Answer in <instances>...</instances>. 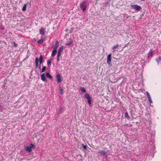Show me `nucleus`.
<instances>
[{
    "label": "nucleus",
    "instance_id": "1",
    "mask_svg": "<svg viewBox=\"0 0 161 161\" xmlns=\"http://www.w3.org/2000/svg\"><path fill=\"white\" fill-rule=\"evenodd\" d=\"M87 7L86 2L85 1L82 2L80 4V8L83 11L86 10Z\"/></svg>",
    "mask_w": 161,
    "mask_h": 161
},
{
    "label": "nucleus",
    "instance_id": "2",
    "mask_svg": "<svg viewBox=\"0 0 161 161\" xmlns=\"http://www.w3.org/2000/svg\"><path fill=\"white\" fill-rule=\"evenodd\" d=\"M34 145L31 143L30 145L26 146L25 148V150L29 152H31L32 151V148H34Z\"/></svg>",
    "mask_w": 161,
    "mask_h": 161
},
{
    "label": "nucleus",
    "instance_id": "3",
    "mask_svg": "<svg viewBox=\"0 0 161 161\" xmlns=\"http://www.w3.org/2000/svg\"><path fill=\"white\" fill-rule=\"evenodd\" d=\"M130 7L132 9L137 11H140L142 8L141 6L137 5H131Z\"/></svg>",
    "mask_w": 161,
    "mask_h": 161
},
{
    "label": "nucleus",
    "instance_id": "4",
    "mask_svg": "<svg viewBox=\"0 0 161 161\" xmlns=\"http://www.w3.org/2000/svg\"><path fill=\"white\" fill-rule=\"evenodd\" d=\"M155 51L153 49H150V51L148 53V57L149 58H152L153 57V53H154Z\"/></svg>",
    "mask_w": 161,
    "mask_h": 161
},
{
    "label": "nucleus",
    "instance_id": "5",
    "mask_svg": "<svg viewBox=\"0 0 161 161\" xmlns=\"http://www.w3.org/2000/svg\"><path fill=\"white\" fill-rule=\"evenodd\" d=\"M112 55L110 54H109L107 57V62L108 64H110L111 61Z\"/></svg>",
    "mask_w": 161,
    "mask_h": 161
},
{
    "label": "nucleus",
    "instance_id": "6",
    "mask_svg": "<svg viewBox=\"0 0 161 161\" xmlns=\"http://www.w3.org/2000/svg\"><path fill=\"white\" fill-rule=\"evenodd\" d=\"M38 61H39V58L38 57H36L35 59V64L36 65V67H38L39 69H41V65H38Z\"/></svg>",
    "mask_w": 161,
    "mask_h": 161
},
{
    "label": "nucleus",
    "instance_id": "7",
    "mask_svg": "<svg viewBox=\"0 0 161 161\" xmlns=\"http://www.w3.org/2000/svg\"><path fill=\"white\" fill-rule=\"evenodd\" d=\"M108 150L107 151H105L104 150H102L99 152V153L103 156H106L107 155V153Z\"/></svg>",
    "mask_w": 161,
    "mask_h": 161
},
{
    "label": "nucleus",
    "instance_id": "8",
    "mask_svg": "<svg viewBox=\"0 0 161 161\" xmlns=\"http://www.w3.org/2000/svg\"><path fill=\"white\" fill-rule=\"evenodd\" d=\"M61 75L60 74H58L56 75L57 80L58 82H60L61 81Z\"/></svg>",
    "mask_w": 161,
    "mask_h": 161
},
{
    "label": "nucleus",
    "instance_id": "9",
    "mask_svg": "<svg viewBox=\"0 0 161 161\" xmlns=\"http://www.w3.org/2000/svg\"><path fill=\"white\" fill-rule=\"evenodd\" d=\"M41 80L43 81H47V80L46 79V77H45V75L44 73H43L41 75Z\"/></svg>",
    "mask_w": 161,
    "mask_h": 161
},
{
    "label": "nucleus",
    "instance_id": "10",
    "mask_svg": "<svg viewBox=\"0 0 161 161\" xmlns=\"http://www.w3.org/2000/svg\"><path fill=\"white\" fill-rule=\"evenodd\" d=\"M58 46L59 42L58 41H56L53 48L54 49L57 50V49L58 47Z\"/></svg>",
    "mask_w": 161,
    "mask_h": 161
},
{
    "label": "nucleus",
    "instance_id": "11",
    "mask_svg": "<svg viewBox=\"0 0 161 161\" xmlns=\"http://www.w3.org/2000/svg\"><path fill=\"white\" fill-rule=\"evenodd\" d=\"M40 34L42 35H44L45 32V29L43 28H41L39 30Z\"/></svg>",
    "mask_w": 161,
    "mask_h": 161
},
{
    "label": "nucleus",
    "instance_id": "12",
    "mask_svg": "<svg viewBox=\"0 0 161 161\" xmlns=\"http://www.w3.org/2000/svg\"><path fill=\"white\" fill-rule=\"evenodd\" d=\"M119 46V45L117 44L113 46L112 48V49L113 50V51H115V49L118 48Z\"/></svg>",
    "mask_w": 161,
    "mask_h": 161
},
{
    "label": "nucleus",
    "instance_id": "13",
    "mask_svg": "<svg viewBox=\"0 0 161 161\" xmlns=\"http://www.w3.org/2000/svg\"><path fill=\"white\" fill-rule=\"evenodd\" d=\"M46 75L47 78H49L50 79H52L53 78L52 76L49 73H46Z\"/></svg>",
    "mask_w": 161,
    "mask_h": 161
},
{
    "label": "nucleus",
    "instance_id": "14",
    "mask_svg": "<svg viewBox=\"0 0 161 161\" xmlns=\"http://www.w3.org/2000/svg\"><path fill=\"white\" fill-rule=\"evenodd\" d=\"M39 60L40 64H41L43 62L42 57V55H41L39 57Z\"/></svg>",
    "mask_w": 161,
    "mask_h": 161
},
{
    "label": "nucleus",
    "instance_id": "15",
    "mask_svg": "<svg viewBox=\"0 0 161 161\" xmlns=\"http://www.w3.org/2000/svg\"><path fill=\"white\" fill-rule=\"evenodd\" d=\"M57 52V50L54 49V50L52 52V56L53 57H54L55 55L56 54Z\"/></svg>",
    "mask_w": 161,
    "mask_h": 161
},
{
    "label": "nucleus",
    "instance_id": "16",
    "mask_svg": "<svg viewBox=\"0 0 161 161\" xmlns=\"http://www.w3.org/2000/svg\"><path fill=\"white\" fill-rule=\"evenodd\" d=\"M81 91L84 93H85L86 92L85 89L84 87H81L80 88Z\"/></svg>",
    "mask_w": 161,
    "mask_h": 161
},
{
    "label": "nucleus",
    "instance_id": "17",
    "mask_svg": "<svg viewBox=\"0 0 161 161\" xmlns=\"http://www.w3.org/2000/svg\"><path fill=\"white\" fill-rule=\"evenodd\" d=\"M85 96L87 99L91 98L90 95L87 93H86L85 95Z\"/></svg>",
    "mask_w": 161,
    "mask_h": 161
},
{
    "label": "nucleus",
    "instance_id": "18",
    "mask_svg": "<svg viewBox=\"0 0 161 161\" xmlns=\"http://www.w3.org/2000/svg\"><path fill=\"white\" fill-rule=\"evenodd\" d=\"M73 43V42L72 41H70L69 42H67L66 43V45H67V46H68V45H70L71 44Z\"/></svg>",
    "mask_w": 161,
    "mask_h": 161
},
{
    "label": "nucleus",
    "instance_id": "19",
    "mask_svg": "<svg viewBox=\"0 0 161 161\" xmlns=\"http://www.w3.org/2000/svg\"><path fill=\"white\" fill-rule=\"evenodd\" d=\"M63 49L64 47L63 46H62V47H60L58 50V52L61 53L63 50Z\"/></svg>",
    "mask_w": 161,
    "mask_h": 161
},
{
    "label": "nucleus",
    "instance_id": "20",
    "mask_svg": "<svg viewBox=\"0 0 161 161\" xmlns=\"http://www.w3.org/2000/svg\"><path fill=\"white\" fill-rule=\"evenodd\" d=\"M156 60L158 64H159L161 61V58L160 57H159L158 58L156 59Z\"/></svg>",
    "mask_w": 161,
    "mask_h": 161
},
{
    "label": "nucleus",
    "instance_id": "21",
    "mask_svg": "<svg viewBox=\"0 0 161 161\" xmlns=\"http://www.w3.org/2000/svg\"><path fill=\"white\" fill-rule=\"evenodd\" d=\"M125 117L127 118V119H129L130 118V117L129 115V114L127 113H125Z\"/></svg>",
    "mask_w": 161,
    "mask_h": 161
},
{
    "label": "nucleus",
    "instance_id": "22",
    "mask_svg": "<svg viewBox=\"0 0 161 161\" xmlns=\"http://www.w3.org/2000/svg\"><path fill=\"white\" fill-rule=\"evenodd\" d=\"M44 41L43 39H42L39 40L38 42L39 43L42 44L43 43Z\"/></svg>",
    "mask_w": 161,
    "mask_h": 161
},
{
    "label": "nucleus",
    "instance_id": "23",
    "mask_svg": "<svg viewBox=\"0 0 161 161\" xmlns=\"http://www.w3.org/2000/svg\"><path fill=\"white\" fill-rule=\"evenodd\" d=\"M26 5L25 4V5H24V6H23L22 10L23 11H24L26 10Z\"/></svg>",
    "mask_w": 161,
    "mask_h": 161
},
{
    "label": "nucleus",
    "instance_id": "24",
    "mask_svg": "<svg viewBox=\"0 0 161 161\" xmlns=\"http://www.w3.org/2000/svg\"><path fill=\"white\" fill-rule=\"evenodd\" d=\"M52 60L51 59H48L47 60V64L48 65H50L51 64Z\"/></svg>",
    "mask_w": 161,
    "mask_h": 161
},
{
    "label": "nucleus",
    "instance_id": "25",
    "mask_svg": "<svg viewBox=\"0 0 161 161\" xmlns=\"http://www.w3.org/2000/svg\"><path fill=\"white\" fill-rule=\"evenodd\" d=\"M46 69V67H45V66L43 67L42 69V72H44L45 71V70Z\"/></svg>",
    "mask_w": 161,
    "mask_h": 161
},
{
    "label": "nucleus",
    "instance_id": "26",
    "mask_svg": "<svg viewBox=\"0 0 161 161\" xmlns=\"http://www.w3.org/2000/svg\"><path fill=\"white\" fill-rule=\"evenodd\" d=\"M146 93L147 94V98L151 97L150 96L148 92H146Z\"/></svg>",
    "mask_w": 161,
    "mask_h": 161
},
{
    "label": "nucleus",
    "instance_id": "27",
    "mask_svg": "<svg viewBox=\"0 0 161 161\" xmlns=\"http://www.w3.org/2000/svg\"><path fill=\"white\" fill-rule=\"evenodd\" d=\"M61 53L60 52H58V54H57V57L58 58H59L60 56H61Z\"/></svg>",
    "mask_w": 161,
    "mask_h": 161
},
{
    "label": "nucleus",
    "instance_id": "28",
    "mask_svg": "<svg viewBox=\"0 0 161 161\" xmlns=\"http://www.w3.org/2000/svg\"><path fill=\"white\" fill-rule=\"evenodd\" d=\"M148 99L149 101V102L150 103H153V102L151 99V97L148 98Z\"/></svg>",
    "mask_w": 161,
    "mask_h": 161
},
{
    "label": "nucleus",
    "instance_id": "29",
    "mask_svg": "<svg viewBox=\"0 0 161 161\" xmlns=\"http://www.w3.org/2000/svg\"><path fill=\"white\" fill-rule=\"evenodd\" d=\"M88 104L89 105L91 104V98L88 99Z\"/></svg>",
    "mask_w": 161,
    "mask_h": 161
},
{
    "label": "nucleus",
    "instance_id": "30",
    "mask_svg": "<svg viewBox=\"0 0 161 161\" xmlns=\"http://www.w3.org/2000/svg\"><path fill=\"white\" fill-rule=\"evenodd\" d=\"M83 148L85 149H86V148H87V146L86 145H83Z\"/></svg>",
    "mask_w": 161,
    "mask_h": 161
},
{
    "label": "nucleus",
    "instance_id": "31",
    "mask_svg": "<svg viewBox=\"0 0 161 161\" xmlns=\"http://www.w3.org/2000/svg\"><path fill=\"white\" fill-rule=\"evenodd\" d=\"M14 45L15 47H17V44L15 42H14Z\"/></svg>",
    "mask_w": 161,
    "mask_h": 161
},
{
    "label": "nucleus",
    "instance_id": "32",
    "mask_svg": "<svg viewBox=\"0 0 161 161\" xmlns=\"http://www.w3.org/2000/svg\"><path fill=\"white\" fill-rule=\"evenodd\" d=\"M61 94L63 93V90L62 89H61Z\"/></svg>",
    "mask_w": 161,
    "mask_h": 161
},
{
    "label": "nucleus",
    "instance_id": "33",
    "mask_svg": "<svg viewBox=\"0 0 161 161\" xmlns=\"http://www.w3.org/2000/svg\"><path fill=\"white\" fill-rule=\"evenodd\" d=\"M57 60L58 61H59V58H58H58H57Z\"/></svg>",
    "mask_w": 161,
    "mask_h": 161
},
{
    "label": "nucleus",
    "instance_id": "34",
    "mask_svg": "<svg viewBox=\"0 0 161 161\" xmlns=\"http://www.w3.org/2000/svg\"><path fill=\"white\" fill-rule=\"evenodd\" d=\"M142 1H144V0H141Z\"/></svg>",
    "mask_w": 161,
    "mask_h": 161
}]
</instances>
